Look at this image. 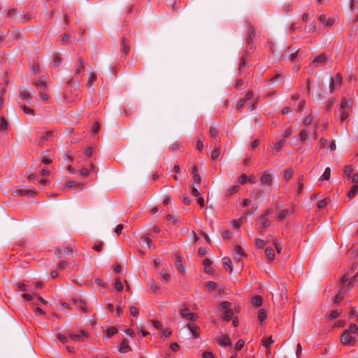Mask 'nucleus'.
I'll use <instances>...</instances> for the list:
<instances>
[{
  "label": "nucleus",
  "instance_id": "obj_1",
  "mask_svg": "<svg viewBox=\"0 0 358 358\" xmlns=\"http://www.w3.org/2000/svg\"><path fill=\"white\" fill-rule=\"evenodd\" d=\"M324 80L326 83L329 84V88L331 92H333L335 88L341 83V78L339 74H337L334 78L331 76H327Z\"/></svg>",
  "mask_w": 358,
  "mask_h": 358
},
{
  "label": "nucleus",
  "instance_id": "obj_2",
  "mask_svg": "<svg viewBox=\"0 0 358 358\" xmlns=\"http://www.w3.org/2000/svg\"><path fill=\"white\" fill-rule=\"evenodd\" d=\"M270 224V220L267 219L266 217H265V215H261L256 219V224L257 227L262 231H266L268 229Z\"/></svg>",
  "mask_w": 358,
  "mask_h": 358
},
{
  "label": "nucleus",
  "instance_id": "obj_3",
  "mask_svg": "<svg viewBox=\"0 0 358 358\" xmlns=\"http://www.w3.org/2000/svg\"><path fill=\"white\" fill-rule=\"evenodd\" d=\"M73 248V246H69L67 248H58L55 250V255L59 258L63 257L65 255H68L72 257L74 255Z\"/></svg>",
  "mask_w": 358,
  "mask_h": 358
},
{
  "label": "nucleus",
  "instance_id": "obj_4",
  "mask_svg": "<svg viewBox=\"0 0 358 358\" xmlns=\"http://www.w3.org/2000/svg\"><path fill=\"white\" fill-rule=\"evenodd\" d=\"M355 341V337L347 330L343 331L341 337V341L343 345H353Z\"/></svg>",
  "mask_w": 358,
  "mask_h": 358
},
{
  "label": "nucleus",
  "instance_id": "obj_5",
  "mask_svg": "<svg viewBox=\"0 0 358 358\" xmlns=\"http://www.w3.org/2000/svg\"><path fill=\"white\" fill-rule=\"evenodd\" d=\"M328 59L329 57L326 54H320L313 59L312 64L315 67H318L324 65Z\"/></svg>",
  "mask_w": 358,
  "mask_h": 358
},
{
  "label": "nucleus",
  "instance_id": "obj_6",
  "mask_svg": "<svg viewBox=\"0 0 358 358\" xmlns=\"http://www.w3.org/2000/svg\"><path fill=\"white\" fill-rule=\"evenodd\" d=\"M87 337V334L85 331H80L78 333L69 334V339L71 341H83Z\"/></svg>",
  "mask_w": 358,
  "mask_h": 358
},
{
  "label": "nucleus",
  "instance_id": "obj_7",
  "mask_svg": "<svg viewBox=\"0 0 358 358\" xmlns=\"http://www.w3.org/2000/svg\"><path fill=\"white\" fill-rule=\"evenodd\" d=\"M348 280V278L344 275L342 279H341V283H342V287L341 289H340L339 292L336 295V296L334 297V303H338L339 302L341 301L342 300V296H341V294L343 292H344L345 290H347L345 289V283Z\"/></svg>",
  "mask_w": 358,
  "mask_h": 358
},
{
  "label": "nucleus",
  "instance_id": "obj_8",
  "mask_svg": "<svg viewBox=\"0 0 358 358\" xmlns=\"http://www.w3.org/2000/svg\"><path fill=\"white\" fill-rule=\"evenodd\" d=\"M72 304L75 306V308L78 310H82L84 312H87V308L85 307V301L80 298H73L72 299Z\"/></svg>",
  "mask_w": 358,
  "mask_h": 358
},
{
  "label": "nucleus",
  "instance_id": "obj_9",
  "mask_svg": "<svg viewBox=\"0 0 358 358\" xmlns=\"http://www.w3.org/2000/svg\"><path fill=\"white\" fill-rule=\"evenodd\" d=\"M217 341L221 346H231V341L229 335L220 336L217 338Z\"/></svg>",
  "mask_w": 358,
  "mask_h": 358
},
{
  "label": "nucleus",
  "instance_id": "obj_10",
  "mask_svg": "<svg viewBox=\"0 0 358 358\" xmlns=\"http://www.w3.org/2000/svg\"><path fill=\"white\" fill-rule=\"evenodd\" d=\"M272 180H273L272 175L270 174L268 171L264 172L262 176L261 177V182L267 186L271 185Z\"/></svg>",
  "mask_w": 358,
  "mask_h": 358
},
{
  "label": "nucleus",
  "instance_id": "obj_11",
  "mask_svg": "<svg viewBox=\"0 0 358 358\" xmlns=\"http://www.w3.org/2000/svg\"><path fill=\"white\" fill-rule=\"evenodd\" d=\"M234 258L236 261L239 262L242 257L246 256L245 252L240 245L234 246Z\"/></svg>",
  "mask_w": 358,
  "mask_h": 358
},
{
  "label": "nucleus",
  "instance_id": "obj_12",
  "mask_svg": "<svg viewBox=\"0 0 358 358\" xmlns=\"http://www.w3.org/2000/svg\"><path fill=\"white\" fill-rule=\"evenodd\" d=\"M255 34V29L253 26H252L250 24L248 25V29H247V37H246V42L249 45L252 41V38Z\"/></svg>",
  "mask_w": 358,
  "mask_h": 358
},
{
  "label": "nucleus",
  "instance_id": "obj_13",
  "mask_svg": "<svg viewBox=\"0 0 358 358\" xmlns=\"http://www.w3.org/2000/svg\"><path fill=\"white\" fill-rule=\"evenodd\" d=\"M180 314L182 317H185L187 320H190V321H195L197 318L196 314H194L192 313H188V309H187V308L181 310Z\"/></svg>",
  "mask_w": 358,
  "mask_h": 358
},
{
  "label": "nucleus",
  "instance_id": "obj_14",
  "mask_svg": "<svg viewBox=\"0 0 358 358\" xmlns=\"http://www.w3.org/2000/svg\"><path fill=\"white\" fill-rule=\"evenodd\" d=\"M176 266L180 273H184L185 272V268L182 265V257L178 254L176 255Z\"/></svg>",
  "mask_w": 358,
  "mask_h": 358
},
{
  "label": "nucleus",
  "instance_id": "obj_15",
  "mask_svg": "<svg viewBox=\"0 0 358 358\" xmlns=\"http://www.w3.org/2000/svg\"><path fill=\"white\" fill-rule=\"evenodd\" d=\"M274 342L272 337L270 336L268 338H264L262 339L263 345L267 349L266 354L268 355L270 352V345Z\"/></svg>",
  "mask_w": 358,
  "mask_h": 358
},
{
  "label": "nucleus",
  "instance_id": "obj_16",
  "mask_svg": "<svg viewBox=\"0 0 358 358\" xmlns=\"http://www.w3.org/2000/svg\"><path fill=\"white\" fill-rule=\"evenodd\" d=\"M131 350L130 347L128 345V340L124 339L121 343L119 351L121 353H125Z\"/></svg>",
  "mask_w": 358,
  "mask_h": 358
},
{
  "label": "nucleus",
  "instance_id": "obj_17",
  "mask_svg": "<svg viewBox=\"0 0 358 358\" xmlns=\"http://www.w3.org/2000/svg\"><path fill=\"white\" fill-rule=\"evenodd\" d=\"M352 101L351 99L348 100V99H343L341 102V108L346 110V108H350L352 106Z\"/></svg>",
  "mask_w": 358,
  "mask_h": 358
},
{
  "label": "nucleus",
  "instance_id": "obj_18",
  "mask_svg": "<svg viewBox=\"0 0 358 358\" xmlns=\"http://www.w3.org/2000/svg\"><path fill=\"white\" fill-rule=\"evenodd\" d=\"M141 241L143 243L145 244L147 247L150 249H151L153 247L151 239H150L147 235L143 236L141 237Z\"/></svg>",
  "mask_w": 358,
  "mask_h": 358
},
{
  "label": "nucleus",
  "instance_id": "obj_19",
  "mask_svg": "<svg viewBox=\"0 0 358 358\" xmlns=\"http://www.w3.org/2000/svg\"><path fill=\"white\" fill-rule=\"evenodd\" d=\"M203 264L205 266V271L208 273H210L212 272V268L210 267L212 264L211 260L209 259H205L203 262Z\"/></svg>",
  "mask_w": 358,
  "mask_h": 358
},
{
  "label": "nucleus",
  "instance_id": "obj_20",
  "mask_svg": "<svg viewBox=\"0 0 358 358\" xmlns=\"http://www.w3.org/2000/svg\"><path fill=\"white\" fill-rule=\"evenodd\" d=\"M239 189V186L238 185H234L233 187L227 189L226 190V196H229L237 192Z\"/></svg>",
  "mask_w": 358,
  "mask_h": 358
},
{
  "label": "nucleus",
  "instance_id": "obj_21",
  "mask_svg": "<svg viewBox=\"0 0 358 358\" xmlns=\"http://www.w3.org/2000/svg\"><path fill=\"white\" fill-rule=\"evenodd\" d=\"M331 177V169L327 167L325 169L324 173L320 178V180H327Z\"/></svg>",
  "mask_w": 358,
  "mask_h": 358
},
{
  "label": "nucleus",
  "instance_id": "obj_22",
  "mask_svg": "<svg viewBox=\"0 0 358 358\" xmlns=\"http://www.w3.org/2000/svg\"><path fill=\"white\" fill-rule=\"evenodd\" d=\"M357 192H358V185H354L352 186L350 190L348 193L347 196L349 199H352V197L355 196V195L357 194Z\"/></svg>",
  "mask_w": 358,
  "mask_h": 358
},
{
  "label": "nucleus",
  "instance_id": "obj_23",
  "mask_svg": "<svg viewBox=\"0 0 358 358\" xmlns=\"http://www.w3.org/2000/svg\"><path fill=\"white\" fill-rule=\"evenodd\" d=\"M187 327L195 338L199 336V328L197 327L193 324H187Z\"/></svg>",
  "mask_w": 358,
  "mask_h": 358
},
{
  "label": "nucleus",
  "instance_id": "obj_24",
  "mask_svg": "<svg viewBox=\"0 0 358 358\" xmlns=\"http://www.w3.org/2000/svg\"><path fill=\"white\" fill-rule=\"evenodd\" d=\"M265 253L268 258L269 260L272 261L275 258L274 250L271 248H266L265 250Z\"/></svg>",
  "mask_w": 358,
  "mask_h": 358
},
{
  "label": "nucleus",
  "instance_id": "obj_25",
  "mask_svg": "<svg viewBox=\"0 0 358 358\" xmlns=\"http://www.w3.org/2000/svg\"><path fill=\"white\" fill-rule=\"evenodd\" d=\"M222 263L224 266H227L230 273L232 272L233 268L231 265V261L229 257H224L222 259Z\"/></svg>",
  "mask_w": 358,
  "mask_h": 358
},
{
  "label": "nucleus",
  "instance_id": "obj_26",
  "mask_svg": "<svg viewBox=\"0 0 358 358\" xmlns=\"http://www.w3.org/2000/svg\"><path fill=\"white\" fill-rule=\"evenodd\" d=\"M251 302L254 306L259 307L262 305V299L259 296H255L252 299Z\"/></svg>",
  "mask_w": 358,
  "mask_h": 358
},
{
  "label": "nucleus",
  "instance_id": "obj_27",
  "mask_svg": "<svg viewBox=\"0 0 358 358\" xmlns=\"http://www.w3.org/2000/svg\"><path fill=\"white\" fill-rule=\"evenodd\" d=\"M234 315V311L231 309H227L225 310L223 315V319L226 321H229Z\"/></svg>",
  "mask_w": 358,
  "mask_h": 358
},
{
  "label": "nucleus",
  "instance_id": "obj_28",
  "mask_svg": "<svg viewBox=\"0 0 358 358\" xmlns=\"http://www.w3.org/2000/svg\"><path fill=\"white\" fill-rule=\"evenodd\" d=\"M105 332H106V337L110 338L112 336L115 335L117 332V330L115 327H112L107 329Z\"/></svg>",
  "mask_w": 358,
  "mask_h": 358
},
{
  "label": "nucleus",
  "instance_id": "obj_29",
  "mask_svg": "<svg viewBox=\"0 0 358 358\" xmlns=\"http://www.w3.org/2000/svg\"><path fill=\"white\" fill-rule=\"evenodd\" d=\"M255 199L258 201V202H260L262 201H263V199H264L265 197V193L262 191V190H258L256 193H255Z\"/></svg>",
  "mask_w": 358,
  "mask_h": 358
},
{
  "label": "nucleus",
  "instance_id": "obj_30",
  "mask_svg": "<svg viewBox=\"0 0 358 358\" xmlns=\"http://www.w3.org/2000/svg\"><path fill=\"white\" fill-rule=\"evenodd\" d=\"M34 85L40 90L44 91L46 89V85L44 81L38 80L34 83Z\"/></svg>",
  "mask_w": 358,
  "mask_h": 358
},
{
  "label": "nucleus",
  "instance_id": "obj_31",
  "mask_svg": "<svg viewBox=\"0 0 358 358\" xmlns=\"http://www.w3.org/2000/svg\"><path fill=\"white\" fill-rule=\"evenodd\" d=\"M96 80V75L93 72H90L87 80V85H89V87H92V84Z\"/></svg>",
  "mask_w": 358,
  "mask_h": 358
},
{
  "label": "nucleus",
  "instance_id": "obj_32",
  "mask_svg": "<svg viewBox=\"0 0 358 358\" xmlns=\"http://www.w3.org/2000/svg\"><path fill=\"white\" fill-rule=\"evenodd\" d=\"M291 210L288 209L282 210L278 217V220H282L287 215L291 214Z\"/></svg>",
  "mask_w": 358,
  "mask_h": 358
},
{
  "label": "nucleus",
  "instance_id": "obj_33",
  "mask_svg": "<svg viewBox=\"0 0 358 358\" xmlns=\"http://www.w3.org/2000/svg\"><path fill=\"white\" fill-rule=\"evenodd\" d=\"M353 171V168L351 165H347L344 168V174L345 176L348 178H350L352 172Z\"/></svg>",
  "mask_w": 358,
  "mask_h": 358
},
{
  "label": "nucleus",
  "instance_id": "obj_34",
  "mask_svg": "<svg viewBox=\"0 0 358 358\" xmlns=\"http://www.w3.org/2000/svg\"><path fill=\"white\" fill-rule=\"evenodd\" d=\"M266 317V313L264 309H261L258 313V320L262 322Z\"/></svg>",
  "mask_w": 358,
  "mask_h": 358
},
{
  "label": "nucleus",
  "instance_id": "obj_35",
  "mask_svg": "<svg viewBox=\"0 0 358 358\" xmlns=\"http://www.w3.org/2000/svg\"><path fill=\"white\" fill-rule=\"evenodd\" d=\"M255 245H256L257 248H262L265 246L266 242L262 239L256 238L255 239Z\"/></svg>",
  "mask_w": 358,
  "mask_h": 358
},
{
  "label": "nucleus",
  "instance_id": "obj_36",
  "mask_svg": "<svg viewBox=\"0 0 358 358\" xmlns=\"http://www.w3.org/2000/svg\"><path fill=\"white\" fill-rule=\"evenodd\" d=\"M285 142V139H282V140L276 142L274 144V148L277 149L278 150H280L283 147Z\"/></svg>",
  "mask_w": 358,
  "mask_h": 358
},
{
  "label": "nucleus",
  "instance_id": "obj_37",
  "mask_svg": "<svg viewBox=\"0 0 358 358\" xmlns=\"http://www.w3.org/2000/svg\"><path fill=\"white\" fill-rule=\"evenodd\" d=\"M220 148L215 149L211 153V159L213 160L217 159L220 156Z\"/></svg>",
  "mask_w": 358,
  "mask_h": 358
},
{
  "label": "nucleus",
  "instance_id": "obj_38",
  "mask_svg": "<svg viewBox=\"0 0 358 358\" xmlns=\"http://www.w3.org/2000/svg\"><path fill=\"white\" fill-rule=\"evenodd\" d=\"M21 108L26 114H29V115H34V110L26 106H21Z\"/></svg>",
  "mask_w": 358,
  "mask_h": 358
},
{
  "label": "nucleus",
  "instance_id": "obj_39",
  "mask_svg": "<svg viewBox=\"0 0 358 358\" xmlns=\"http://www.w3.org/2000/svg\"><path fill=\"white\" fill-rule=\"evenodd\" d=\"M32 192L31 190L18 189V190L15 191L13 192V194L22 196V195H25V194H28L29 192Z\"/></svg>",
  "mask_w": 358,
  "mask_h": 358
},
{
  "label": "nucleus",
  "instance_id": "obj_40",
  "mask_svg": "<svg viewBox=\"0 0 358 358\" xmlns=\"http://www.w3.org/2000/svg\"><path fill=\"white\" fill-rule=\"evenodd\" d=\"M273 245L278 253H280L282 250V246L280 243L277 239H275L273 241Z\"/></svg>",
  "mask_w": 358,
  "mask_h": 358
},
{
  "label": "nucleus",
  "instance_id": "obj_41",
  "mask_svg": "<svg viewBox=\"0 0 358 358\" xmlns=\"http://www.w3.org/2000/svg\"><path fill=\"white\" fill-rule=\"evenodd\" d=\"M84 71V64L83 62L80 59V66L77 68L76 71V74L79 75Z\"/></svg>",
  "mask_w": 358,
  "mask_h": 358
},
{
  "label": "nucleus",
  "instance_id": "obj_42",
  "mask_svg": "<svg viewBox=\"0 0 358 358\" xmlns=\"http://www.w3.org/2000/svg\"><path fill=\"white\" fill-rule=\"evenodd\" d=\"M216 283L213 282V281H208L207 283H206V288L208 289L209 290H214L215 288H216Z\"/></svg>",
  "mask_w": 358,
  "mask_h": 358
},
{
  "label": "nucleus",
  "instance_id": "obj_43",
  "mask_svg": "<svg viewBox=\"0 0 358 358\" xmlns=\"http://www.w3.org/2000/svg\"><path fill=\"white\" fill-rule=\"evenodd\" d=\"M161 275L163 280L166 282H168L171 278L170 275L168 273H166L165 270L162 271Z\"/></svg>",
  "mask_w": 358,
  "mask_h": 358
},
{
  "label": "nucleus",
  "instance_id": "obj_44",
  "mask_svg": "<svg viewBox=\"0 0 358 358\" xmlns=\"http://www.w3.org/2000/svg\"><path fill=\"white\" fill-rule=\"evenodd\" d=\"M299 135L301 141L304 142L308 139V134L306 130H301Z\"/></svg>",
  "mask_w": 358,
  "mask_h": 358
},
{
  "label": "nucleus",
  "instance_id": "obj_45",
  "mask_svg": "<svg viewBox=\"0 0 358 358\" xmlns=\"http://www.w3.org/2000/svg\"><path fill=\"white\" fill-rule=\"evenodd\" d=\"M339 315H340V313H338L337 310H332L329 313V319L333 320V319L337 318Z\"/></svg>",
  "mask_w": 358,
  "mask_h": 358
},
{
  "label": "nucleus",
  "instance_id": "obj_46",
  "mask_svg": "<svg viewBox=\"0 0 358 358\" xmlns=\"http://www.w3.org/2000/svg\"><path fill=\"white\" fill-rule=\"evenodd\" d=\"M292 174H293V170L288 169L285 171L284 177L286 179H289L292 176Z\"/></svg>",
  "mask_w": 358,
  "mask_h": 358
},
{
  "label": "nucleus",
  "instance_id": "obj_47",
  "mask_svg": "<svg viewBox=\"0 0 358 358\" xmlns=\"http://www.w3.org/2000/svg\"><path fill=\"white\" fill-rule=\"evenodd\" d=\"M238 182L241 184H245L248 181V177L245 174H242L238 180Z\"/></svg>",
  "mask_w": 358,
  "mask_h": 358
},
{
  "label": "nucleus",
  "instance_id": "obj_48",
  "mask_svg": "<svg viewBox=\"0 0 358 358\" xmlns=\"http://www.w3.org/2000/svg\"><path fill=\"white\" fill-rule=\"evenodd\" d=\"M358 327L355 324H351L350 326V328L348 329H346L347 331H349L351 334L356 333Z\"/></svg>",
  "mask_w": 358,
  "mask_h": 358
},
{
  "label": "nucleus",
  "instance_id": "obj_49",
  "mask_svg": "<svg viewBox=\"0 0 358 358\" xmlns=\"http://www.w3.org/2000/svg\"><path fill=\"white\" fill-rule=\"evenodd\" d=\"M57 337L63 343H67L69 341L68 338L62 334H57Z\"/></svg>",
  "mask_w": 358,
  "mask_h": 358
},
{
  "label": "nucleus",
  "instance_id": "obj_50",
  "mask_svg": "<svg viewBox=\"0 0 358 358\" xmlns=\"http://www.w3.org/2000/svg\"><path fill=\"white\" fill-rule=\"evenodd\" d=\"M245 102H246L245 99L243 98V99H240L236 105L237 109L241 110L242 108V107L245 105Z\"/></svg>",
  "mask_w": 358,
  "mask_h": 358
},
{
  "label": "nucleus",
  "instance_id": "obj_51",
  "mask_svg": "<svg viewBox=\"0 0 358 358\" xmlns=\"http://www.w3.org/2000/svg\"><path fill=\"white\" fill-rule=\"evenodd\" d=\"M348 111L346 110L342 109L341 116V121L345 120L348 118Z\"/></svg>",
  "mask_w": 358,
  "mask_h": 358
},
{
  "label": "nucleus",
  "instance_id": "obj_52",
  "mask_svg": "<svg viewBox=\"0 0 358 358\" xmlns=\"http://www.w3.org/2000/svg\"><path fill=\"white\" fill-rule=\"evenodd\" d=\"M122 50L125 52V53H127L128 51H129V46L127 45L126 44V39L125 38H123L122 39Z\"/></svg>",
  "mask_w": 358,
  "mask_h": 358
},
{
  "label": "nucleus",
  "instance_id": "obj_53",
  "mask_svg": "<svg viewBox=\"0 0 358 358\" xmlns=\"http://www.w3.org/2000/svg\"><path fill=\"white\" fill-rule=\"evenodd\" d=\"M115 288L119 292L122 290L123 286L119 280H116L115 283Z\"/></svg>",
  "mask_w": 358,
  "mask_h": 358
},
{
  "label": "nucleus",
  "instance_id": "obj_54",
  "mask_svg": "<svg viewBox=\"0 0 358 358\" xmlns=\"http://www.w3.org/2000/svg\"><path fill=\"white\" fill-rule=\"evenodd\" d=\"M244 343L245 342L243 340L238 341V342L236 344V350L237 351L240 350L243 348Z\"/></svg>",
  "mask_w": 358,
  "mask_h": 358
},
{
  "label": "nucleus",
  "instance_id": "obj_55",
  "mask_svg": "<svg viewBox=\"0 0 358 358\" xmlns=\"http://www.w3.org/2000/svg\"><path fill=\"white\" fill-rule=\"evenodd\" d=\"M230 306V303L228 301H223L220 304V308L222 309H229V307Z\"/></svg>",
  "mask_w": 358,
  "mask_h": 358
},
{
  "label": "nucleus",
  "instance_id": "obj_56",
  "mask_svg": "<svg viewBox=\"0 0 358 358\" xmlns=\"http://www.w3.org/2000/svg\"><path fill=\"white\" fill-rule=\"evenodd\" d=\"M209 133H210V135L212 137L215 138L216 136H217V129L215 127H210V130H209Z\"/></svg>",
  "mask_w": 358,
  "mask_h": 358
},
{
  "label": "nucleus",
  "instance_id": "obj_57",
  "mask_svg": "<svg viewBox=\"0 0 358 358\" xmlns=\"http://www.w3.org/2000/svg\"><path fill=\"white\" fill-rule=\"evenodd\" d=\"M327 201H327V199L321 200L320 201L318 202L317 207L319 208H322L323 207H324L327 204Z\"/></svg>",
  "mask_w": 358,
  "mask_h": 358
},
{
  "label": "nucleus",
  "instance_id": "obj_58",
  "mask_svg": "<svg viewBox=\"0 0 358 358\" xmlns=\"http://www.w3.org/2000/svg\"><path fill=\"white\" fill-rule=\"evenodd\" d=\"M152 323L154 325V327L157 329H161L162 328V324L159 321L152 320Z\"/></svg>",
  "mask_w": 358,
  "mask_h": 358
},
{
  "label": "nucleus",
  "instance_id": "obj_59",
  "mask_svg": "<svg viewBox=\"0 0 358 358\" xmlns=\"http://www.w3.org/2000/svg\"><path fill=\"white\" fill-rule=\"evenodd\" d=\"M151 288L154 292H157L159 289V286L155 282H151Z\"/></svg>",
  "mask_w": 358,
  "mask_h": 358
},
{
  "label": "nucleus",
  "instance_id": "obj_60",
  "mask_svg": "<svg viewBox=\"0 0 358 358\" xmlns=\"http://www.w3.org/2000/svg\"><path fill=\"white\" fill-rule=\"evenodd\" d=\"M194 181L196 184H199L201 181V176L199 175L198 173H194Z\"/></svg>",
  "mask_w": 358,
  "mask_h": 358
},
{
  "label": "nucleus",
  "instance_id": "obj_61",
  "mask_svg": "<svg viewBox=\"0 0 358 358\" xmlns=\"http://www.w3.org/2000/svg\"><path fill=\"white\" fill-rule=\"evenodd\" d=\"M130 313L134 317H136L138 315V308H136V307H134V306L131 307L130 308Z\"/></svg>",
  "mask_w": 358,
  "mask_h": 358
},
{
  "label": "nucleus",
  "instance_id": "obj_62",
  "mask_svg": "<svg viewBox=\"0 0 358 358\" xmlns=\"http://www.w3.org/2000/svg\"><path fill=\"white\" fill-rule=\"evenodd\" d=\"M16 286L20 291H23V292L27 291L26 285L24 284H23L22 282H17L16 284Z\"/></svg>",
  "mask_w": 358,
  "mask_h": 358
},
{
  "label": "nucleus",
  "instance_id": "obj_63",
  "mask_svg": "<svg viewBox=\"0 0 358 358\" xmlns=\"http://www.w3.org/2000/svg\"><path fill=\"white\" fill-rule=\"evenodd\" d=\"M312 120V116L309 115L305 118V120H303V123L305 125H309L311 123Z\"/></svg>",
  "mask_w": 358,
  "mask_h": 358
},
{
  "label": "nucleus",
  "instance_id": "obj_64",
  "mask_svg": "<svg viewBox=\"0 0 358 358\" xmlns=\"http://www.w3.org/2000/svg\"><path fill=\"white\" fill-rule=\"evenodd\" d=\"M203 358H214V356L210 352H204L203 353Z\"/></svg>",
  "mask_w": 358,
  "mask_h": 358
}]
</instances>
